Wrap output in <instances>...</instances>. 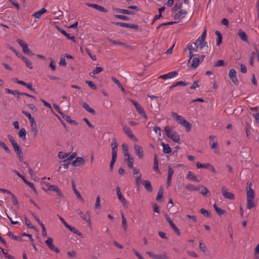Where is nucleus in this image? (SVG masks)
Returning a JSON list of instances; mask_svg holds the SVG:
<instances>
[{"mask_svg": "<svg viewBox=\"0 0 259 259\" xmlns=\"http://www.w3.org/2000/svg\"><path fill=\"white\" fill-rule=\"evenodd\" d=\"M172 117L180 124L184 126L187 132H189L192 127V124L187 120L185 119L182 116L179 115L177 113L172 112Z\"/></svg>", "mask_w": 259, "mask_h": 259, "instance_id": "nucleus-1", "label": "nucleus"}, {"mask_svg": "<svg viewBox=\"0 0 259 259\" xmlns=\"http://www.w3.org/2000/svg\"><path fill=\"white\" fill-rule=\"evenodd\" d=\"M164 132L166 136L170 138L174 142L177 143H180V136L177 132L171 131L169 126L165 127Z\"/></svg>", "mask_w": 259, "mask_h": 259, "instance_id": "nucleus-2", "label": "nucleus"}, {"mask_svg": "<svg viewBox=\"0 0 259 259\" xmlns=\"http://www.w3.org/2000/svg\"><path fill=\"white\" fill-rule=\"evenodd\" d=\"M8 137L12 144L14 151L16 152L19 158H20L21 157L22 152L20 146L17 144V142L15 141L14 137L12 136L9 135Z\"/></svg>", "mask_w": 259, "mask_h": 259, "instance_id": "nucleus-3", "label": "nucleus"}, {"mask_svg": "<svg viewBox=\"0 0 259 259\" xmlns=\"http://www.w3.org/2000/svg\"><path fill=\"white\" fill-rule=\"evenodd\" d=\"M17 42L21 47L23 52L25 54L28 55L29 56H32L34 55V53H33L29 49L28 45L25 41L22 39L18 38L17 39Z\"/></svg>", "mask_w": 259, "mask_h": 259, "instance_id": "nucleus-4", "label": "nucleus"}, {"mask_svg": "<svg viewBox=\"0 0 259 259\" xmlns=\"http://www.w3.org/2000/svg\"><path fill=\"white\" fill-rule=\"evenodd\" d=\"M121 125L124 133L127 135V136L132 141L137 142L138 139L132 133L131 129L125 124H122Z\"/></svg>", "mask_w": 259, "mask_h": 259, "instance_id": "nucleus-5", "label": "nucleus"}, {"mask_svg": "<svg viewBox=\"0 0 259 259\" xmlns=\"http://www.w3.org/2000/svg\"><path fill=\"white\" fill-rule=\"evenodd\" d=\"M133 104L135 106L137 112L142 117L147 119V116L144 111V109L142 107V106L135 100L131 101Z\"/></svg>", "mask_w": 259, "mask_h": 259, "instance_id": "nucleus-6", "label": "nucleus"}, {"mask_svg": "<svg viewBox=\"0 0 259 259\" xmlns=\"http://www.w3.org/2000/svg\"><path fill=\"white\" fill-rule=\"evenodd\" d=\"M247 187H246V195L247 199H254L255 193L254 190L251 188L252 184L251 183L248 182H247Z\"/></svg>", "mask_w": 259, "mask_h": 259, "instance_id": "nucleus-7", "label": "nucleus"}, {"mask_svg": "<svg viewBox=\"0 0 259 259\" xmlns=\"http://www.w3.org/2000/svg\"><path fill=\"white\" fill-rule=\"evenodd\" d=\"M116 192L118 199L121 202H122L123 206L127 208L128 207L127 202L124 197V196L122 195L121 192L120 191V188L118 186L116 187Z\"/></svg>", "mask_w": 259, "mask_h": 259, "instance_id": "nucleus-8", "label": "nucleus"}, {"mask_svg": "<svg viewBox=\"0 0 259 259\" xmlns=\"http://www.w3.org/2000/svg\"><path fill=\"white\" fill-rule=\"evenodd\" d=\"M229 76L232 81L235 84L238 85L239 84L238 80L236 76V72L234 68H231L229 71Z\"/></svg>", "mask_w": 259, "mask_h": 259, "instance_id": "nucleus-9", "label": "nucleus"}, {"mask_svg": "<svg viewBox=\"0 0 259 259\" xmlns=\"http://www.w3.org/2000/svg\"><path fill=\"white\" fill-rule=\"evenodd\" d=\"M222 193L224 198H228L230 200H233L235 198L234 195L228 192V190L225 186H223L222 188Z\"/></svg>", "mask_w": 259, "mask_h": 259, "instance_id": "nucleus-10", "label": "nucleus"}, {"mask_svg": "<svg viewBox=\"0 0 259 259\" xmlns=\"http://www.w3.org/2000/svg\"><path fill=\"white\" fill-rule=\"evenodd\" d=\"M47 186L48 187V190L50 191H53L57 193L58 196L60 197H64V195L62 194L61 191L60 190L59 188L56 185H50L49 183L47 184Z\"/></svg>", "mask_w": 259, "mask_h": 259, "instance_id": "nucleus-11", "label": "nucleus"}, {"mask_svg": "<svg viewBox=\"0 0 259 259\" xmlns=\"http://www.w3.org/2000/svg\"><path fill=\"white\" fill-rule=\"evenodd\" d=\"M77 213L79 214L80 217L85 221L89 222H90V214L89 211H87L85 214H84L82 211L80 210H77Z\"/></svg>", "mask_w": 259, "mask_h": 259, "instance_id": "nucleus-12", "label": "nucleus"}, {"mask_svg": "<svg viewBox=\"0 0 259 259\" xmlns=\"http://www.w3.org/2000/svg\"><path fill=\"white\" fill-rule=\"evenodd\" d=\"M118 144L116 142L115 138H113L112 140L111 146L112 147V154L117 155Z\"/></svg>", "mask_w": 259, "mask_h": 259, "instance_id": "nucleus-13", "label": "nucleus"}, {"mask_svg": "<svg viewBox=\"0 0 259 259\" xmlns=\"http://www.w3.org/2000/svg\"><path fill=\"white\" fill-rule=\"evenodd\" d=\"M134 148L137 155L139 158H142L143 157V151L142 148L138 145H135L134 146Z\"/></svg>", "mask_w": 259, "mask_h": 259, "instance_id": "nucleus-14", "label": "nucleus"}, {"mask_svg": "<svg viewBox=\"0 0 259 259\" xmlns=\"http://www.w3.org/2000/svg\"><path fill=\"white\" fill-rule=\"evenodd\" d=\"M84 160L83 158L80 157H77L76 158L75 160H74L72 165L74 166H78L80 165L84 164Z\"/></svg>", "mask_w": 259, "mask_h": 259, "instance_id": "nucleus-15", "label": "nucleus"}, {"mask_svg": "<svg viewBox=\"0 0 259 259\" xmlns=\"http://www.w3.org/2000/svg\"><path fill=\"white\" fill-rule=\"evenodd\" d=\"M187 14V11L185 10H181L175 16V19L181 20L184 18Z\"/></svg>", "mask_w": 259, "mask_h": 259, "instance_id": "nucleus-16", "label": "nucleus"}, {"mask_svg": "<svg viewBox=\"0 0 259 259\" xmlns=\"http://www.w3.org/2000/svg\"><path fill=\"white\" fill-rule=\"evenodd\" d=\"M133 174L135 175H137L136 176V184L138 186H139L141 184V175L139 172V170L138 169H135L134 170Z\"/></svg>", "mask_w": 259, "mask_h": 259, "instance_id": "nucleus-17", "label": "nucleus"}, {"mask_svg": "<svg viewBox=\"0 0 259 259\" xmlns=\"http://www.w3.org/2000/svg\"><path fill=\"white\" fill-rule=\"evenodd\" d=\"M143 185L144 186L146 190L149 192H151L153 190L151 182L148 180H145L143 181Z\"/></svg>", "mask_w": 259, "mask_h": 259, "instance_id": "nucleus-18", "label": "nucleus"}, {"mask_svg": "<svg viewBox=\"0 0 259 259\" xmlns=\"http://www.w3.org/2000/svg\"><path fill=\"white\" fill-rule=\"evenodd\" d=\"M71 183H72V189H73V192L76 195L77 197L79 200H83L82 197L81 196L80 193L77 191V190L75 188V183L74 181L72 180L71 181Z\"/></svg>", "mask_w": 259, "mask_h": 259, "instance_id": "nucleus-19", "label": "nucleus"}, {"mask_svg": "<svg viewBox=\"0 0 259 259\" xmlns=\"http://www.w3.org/2000/svg\"><path fill=\"white\" fill-rule=\"evenodd\" d=\"M46 12L47 10L45 8H43L39 11L34 13L32 15V16L35 18L39 19L41 17L42 14L46 13Z\"/></svg>", "mask_w": 259, "mask_h": 259, "instance_id": "nucleus-20", "label": "nucleus"}, {"mask_svg": "<svg viewBox=\"0 0 259 259\" xmlns=\"http://www.w3.org/2000/svg\"><path fill=\"white\" fill-rule=\"evenodd\" d=\"M238 34L241 39L246 42H248V38L245 32L243 31L241 29H240L238 31Z\"/></svg>", "mask_w": 259, "mask_h": 259, "instance_id": "nucleus-21", "label": "nucleus"}, {"mask_svg": "<svg viewBox=\"0 0 259 259\" xmlns=\"http://www.w3.org/2000/svg\"><path fill=\"white\" fill-rule=\"evenodd\" d=\"M82 107L89 113H92L93 115H95V114H96L95 110L94 109L91 108L88 103H85V102L83 103L82 104Z\"/></svg>", "mask_w": 259, "mask_h": 259, "instance_id": "nucleus-22", "label": "nucleus"}, {"mask_svg": "<svg viewBox=\"0 0 259 259\" xmlns=\"http://www.w3.org/2000/svg\"><path fill=\"white\" fill-rule=\"evenodd\" d=\"M200 63V61L199 60L198 57H196V56L193 58L191 66L193 68H196L199 66Z\"/></svg>", "mask_w": 259, "mask_h": 259, "instance_id": "nucleus-23", "label": "nucleus"}, {"mask_svg": "<svg viewBox=\"0 0 259 259\" xmlns=\"http://www.w3.org/2000/svg\"><path fill=\"white\" fill-rule=\"evenodd\" d=\"M161 145L163 147V152L164 153L169 154L171 152V148L168 144H166L162 142Z\"/></svg>", "mask_w": 259, "mask_h": 259, "instance_id": "nucleus-24", "label": "nucleus"}, {"mask_svg": "<svg viewBox=\"0 0 259 259\" xmlns=\"http://www.w3.org/2000/svg\"><path fill=\"white\" fill-rule=\"evenodd\" d=\"M59 31L62 33L63 34H64L65 36H66L68 39L71 40L73 41L74 42L75 41V37L74 36H70V34L68 33H67L64 30L62 29H59Z\"/></svg>", "mask_w": 259, "mask_h": 259, "instance_id": "nucleus-25", "label": "nucleus"}, {"mask_svg": "<svg viewBox=\"0 0 259 259\" xmlns=\"http://www.w3.org/2000/svg\"><path fill=\"white\" fill-rule=\"evenodd\" d=\"M111 79L118 86V87L121 89L122 92H125L124 88L123 87L122 84L118 79L113 76L111 77Z\"/></svg>", "mask_w": 259, "mask_h": 259, "instance_id": "nucleus-26", "label": "nucleus"}, {"mask_svg": "<svg viewBox=\"0 0 259 259\" xmlns=\"http://www.w3.org/2000/svg\"><path fill=\"white\" fill-rule=\"evenodd\" d=\"M185 188L189 191H198L200 189V187H195L191 184L187 185Z\"/></svg>", "mask_w": 259, "mask_h": 259, "instance_id": "nucleus-27", "label": "nucleus"}, {"mask_svg": "<svg viewBox=\"0 0 259 259\" xmlns=\"http://www.w3.org/2000/svg\"><path fill=\"white\" fill-rule=\"evenodd\" d=\"M126 158L125 159V161H127V164L128 167L130 168L133 167V163H134V158L133 157H131L130 155H128V156L126 157Z\"/></svg>", "mask_w": 259, "mask_h": 259, "instance_id": "nucleus-28", "label": "nucleus"}, {"mask_svg": "<svg viewBox=\"0 0 259 259\" xmlns=\"http://www.w3.org/2000/svg\"><path fill=\"white\" fill-rule=\"evenodd\" d=\"M18 135L19 137L22 138L23 140H25L26 139V132L24 128H21L19 132Z\"/></svg>", "mask_w": 259, "mask_h": 259, "instance_id": "nucleus-29", "label": "nucleus"}, {"mask_svg": "<svg viewBox=\"0 0 259 259\" xmlns=\"http://www.w3.org/2000/svg\"><path fill=\"white\" fill-rule=\"evenodd\" d=\"M211 166V164L208 163H201L199 162H198L196 164V166L198 168H208Z\"/></svg>", "mask_w": 259, "mask_h": 259, "instance_id": "nucleus-30", "label": "nucleus"}, {"mask_svg": "<svg viewBox=\"0 0 259 259\" xmlns=\"http://www.w3.org/2000/svg\"><path fill=\"white\" fill-rule=\"evenodd\" d=\"M194 44L195 46H196V45L198 46L199 47L200 49L201 50L206 46L207 42L205 40L203 42L201 41V40L198 41V38L197 39L196 41L194 43Z\"/></svg>", "mask_w": 259, "mask_h": 259, "instance_id": "nucleus-31", "label": "nucleus"}, {"mask_svg": "<svg viewBox=\"0 0 259 259\" xmlns=\"http://www.w3.org/2000/svg\"><path fill=\"white\" fill-rule=\"evenodd\" d=\"M153 169L155 171L160 172V171L158 169V158H157L156 155H155L154 158Z\"/></svg>", "mask_w": 259, "mask_h": 259, "instance_id": "nucleus-32", "label": "nucleus"}, {"mask_svg": "<svg viewBox=\"0 0 259 259\" xmlns=\"http://www.w3.org/2000/svg\"><path fill=\"white\" fill-rule=\"evenodd\" d=\"M21 59L24 61V62L25 63L26 66L28 68L32 69L33 68L31 62L29 60H28L27 58L23 56L21 58Z\"/></svg>", "mask_w": 259, "mask_h": 259, "instance_id": "nucleus-33", "label": "nucleus"}, {"mask_svg": "<svg viewBox=\"0 0 259 259\" xmlns=\"http://www.w3.org/2000/svg\"><path fill=\"white\" fill-rule=\"evenodd\" d=\"M8 235L12 239H13L15 240L19 241H22L23 239L22 238V236H16L13 234V233L9 231L8 233Z\"/></svg>", "mask_w": 259, "mask_h": 259, "instance_id": "nucleus-34", "label": "nucleus"}, {"mask_svg": "<svg viewBox=\"0 0 259 259\" xmlns=\"http://www.w3.org/2000/svg\"><path fill=\"white\" fill-rule=\"evenodd\" d=\"M121 218H122V227L124 230L125 231L127 230V225L126 223V219L123 213H121Z\"/></svg>", "mask_w": 259, "mask_h": 259, "instance_id": "nucleus-35", "label": "nucleus"}, {"mask_svg": "<svg viewBox=\"0 0 259 259\" xmlns=\"http://www.w3.org/2000/svg\"><path fill=\"white\" fill-rule=\"evenodd\" d=\"M215 34L217 35L218 36V38H217V45L218 46L220 45L222 42V39H223V37H222V34L221 33V32L218 31V30H216L215 32Z\"/></svg>", "mask_w": 259, "mask_h": 259, "instance_id": "nucleus-36", "label": "nucleus"}, {"mask_svg": "<svg viewBox=\"0 0 259 259\" xmlns=\"http://www.w3.org/2000/svg\"><path fill=\"white\" fill-rule=\"evenodd\" d=\"M209 145L211 146L212 149H214V152L215 153H218L219 152V150L218 148V144L217 142H209Z\"/></svg>", "mask_w": 259, "mask_h": 259, "instance_id": "nucleus-37", "label": "nucleus"}, {"mask_svg": "<svg viewBox=\"0 0 259 259\" xmlns=\"http://www.w3.org/2000/svg\"><path fill=\"white\" fill-rule=\"evenodd\" d=\"M213 207L219 215L221 216L222 215H224L225 213V211L218 207L215 204H214Z\"/></svg>", "mask_w": 259, "mask_h": 259, "instance_id": "nucleus-38", "label": "nucleus"}, {"mask_svg": "<svg viewBox=\"0 0 259 259\" xmlns=\"http://www.w3.org/2000/svg\"><path fill=\"white\" fill-rule=\"evenodd\" d=\"M122 148L124 157L128 156L130 154L128 152V146L126 144L123 143L122 145Z\"/></svg>", "mask_w": 259, "mask_h": 259, "instance_id": "nucleus-39", "label": "nucleus"}, {"mask_svg": "<svg viewBox=\"0 0 259 259\" xmlns=\"http://www.w3.org/2000/svg\"><path fill=\"white\" fill-rule=\"evenodd\" d=\"M66 228H68V229H69V230L70 231L74 233V234H76L78 235H81V234L79 232V231L74 227H72V226L68 225Z\"/></svg>", "mask_w": 259, "mask_h": 259, "instance_id": "nucleus-40", "label": "nucleus"}, {"mask_svg": "<svg viewBox=\"0 0 259 259\" xmlns=\"http://www.w3.org/2000/svg\"><path fill=\"white\" fill-rule=\"evenodd\" d=\"M187 179L189 180H192L193 181H198L197 180L196 176L194 175H193V174L191 171L188 172V175L187 176Z\"/></svg>", "mask_w": 259, "mask_h": 259, "instance_id": "nucleus-41", "label": "nucleus"}, {"mask_svg": "<svg viewBox=\"0 0 259 259\" xmlns=\"http://www.w3.org/2000/svg\"><path fill=\"white\" fill-rule=\"evenodd\" d=\"M253 199H247V208L251 209L255 206V204L253 201Z\"/></svg>", "mask_w": 259, "mask_h": 259, "instance_id": "nucleus-42", "label": "nucleus"}, {"mask_svg": "<svg viewBox=\"0 0 259 259\" xmlns=\"http://www.w3.org/2000/svg\"><path fill=\"white\" fill-rule=\"evenodd\" d=\"M116 158H117V155L112 154V159H111L110 164V168L111 170L113 168L114 164L115 162H116Z\"/></svg>", "mask_w": 259, "mask_h": 259, "instance_id": "nucleus-43", "label": "nucleus"}, {"mask_svg": "<svg viewBox=\"0 0 259 259\" xmlns=\"http://www.w3.org/2000/svg\"><path fill=\"white\" fill-rule=\"evenodd\" d=\"M163 195V188L160 187L158 191L157 197H156V200L159 201L162 197Z\"/></svg>", "mask_w": 259, "mask_h": 259, "instance_id": "nucleus-44", "label": "nucleus"}, {"mask_svg": "<svg viewBox=\"0 0 259 259\" xmlns=\"http://www.w3.org/2000/svg\"><path fill=\"white\" fill-rule=\"evenodd\" d=\"M200 187V188H202V190L200 192L201 194L203 195L204 196H206L207 194L209 193L208 189L206 187L203 186H201Z\"/></svg>", "mask_w": 259, "mask_h": 259, "instance_id": "nucleus-45", "label": "nucleus"}, {"mask_svg": "<svg viewBox=\"0 0 259 259\" xmlns=\"http://www.w3.org/2000/svg\"><path fill=\"white\" fill-rule=\"evenodd\" d=\"M31 130L32 132L33 133V135L34 137H36L37 135L38 130L36 126V124L30 125Z\"/></svg>", "mask_w": 259, "mask_h": 259, "instance_id": "nucleus-46", "label": "nucleus"}, {"mask_svg": "<svg viewBox=\"0 0 259 259\" xmlns=\"http://www.w3.org/2000/svg\"><path fill=\"white\" fill-rule=\"evenodd\" d=\"M254 259H259V242L254 249Z\"/></svg>", "mask_w": 259, "mask_h": 259, "instance_id": "nucleus-47", "label": "nucleus"}, {"mask_svg": "<svg viewBox=\"0 0 259 259\" xmlns=\"http://www.w3.org/2000/svg\"><path fill=\"white\" fill-rule=\"evenodd\" d=\"M167 78H171L177 76L178 75V72L177 71H171L166 74Z\"/></svg>", "mask_w": 259, "mask_h": 259, "instance_id": "nucleus-48", "label": "nucleus"}, {"mask_svg": "<svg viewBox=\"0 0 259 259\" xmlns=\"http://www.w3.org/2000/svg\"><path fill=\"white\" fill-rule=\"evenodd\" d=\"M206 32H207L206 28H205L204 31L202 32V33L201 34V36H200L198 38V41L201 40V41L203 42L205 40V38H206Z\"/></svg>", "mask_w": 259, "mask_h": 259, "instance_id": "nucleus-49", "label": "nucleus"}, {"mask_svg": "<svg viewBox=\"0 0 259 259\" xmlns=\"http://www.w3.org/2000/svg\"><path fill=\"white\" fill-rule=\"evenodd\" d=\"M200 212L203 214L205 217H208V218H211V215L210 214V213L207 210L201 208L200 210Z\"/></svg>", "mask_w": 259, "mask_h": 259, "instance_id": "nucleus-50", "label": "nucleus"}, {"mask_svg": "<svg viewBox=\"0 0 259 259\" xmlns=\"http://www.w3.org/2000/svg\"><path fill=\"white\" fill-rule=\"evenodd\" d=\"M0 146L3 148L7 153L10 154L11 153V151L9 148L6 146L5 143L0 141Z\"/></svg>", "mask_w": 259, "mask_h": 259, "instance_id": "nucleus-51", "label": "nucleus"}, {"mask_svg": "<svg viewBox=\"0 0 259 259\" xmlns=\"http://www.w3.org/2000/svg\"><path fill=\"white\" fill-rule=\"evenodd\" d=\"M103 70V68L101 67H97L94 70L90 73V75L92 76V74H97Z\"/></svg>", "mask_w": 259, "mask_h": 259, "instance_id": "nucleus-52", "label": "nucleus"}, {"mask_svg": "<svg viewBox=\"0 0 259 259\" xmlns=\"http://www.w3.org/2000/svg\"><path fill=\"white\" fill-rule=\"evenodd\" d=\"M114 17L117 18V19H121V20H125V21H127V20H129L130 19V18L125 15H114Z\"/></svg>", "mask_w": 259, "mask_h": 259, "instance_id": "nucleus-53", "label": "nucleus"}, {"mask_svg": "<svg viewBox=\"0 0 259 259\" xmlns=\"http://www.w3.org/2000/svg\"><path fill=\"white\" fill-rule=\"evenodd\" d=\"M85 83L89 85V86L93 90H96L97 89V86L92 81H85Z\"/></svg>", "mask_w": 259, "mask_h": 259, "instance_id": "nucleus-54", "label": "nucleus"}, {"mask_svg": "<svg viewBox=\"0 0 259 259\" xmlns=\"http://www.w3.org/2000/svg\"><path fill=\"white\" fill-rule=\"evenodd\" d=\"M156 259H168L166 252L164 251L162 254H157Z\"/></svg>", "mask_w": 259, "mask_h": 259, "instance_id": "nucleus-55", "label": "nucleus"}, {"mask_svg": "<svg viewBox=\"0 0 259 259\" xmlns=\"http://www.w3.org/2000/svg\"><path fill=\"white\" fill-rule=\"evenodd\" d=\"M69 156V154L64 153L63 152H59L58 154V156L60 159L67 158Z\"/></svg>", "mask_w": 259, "mask_h": 259, "instance_id": "nucleus-56", "label": "nucleus"}, {"mask_svg": "<svg viewBox=\"0 0 259 259\" xmlns=\"http://www.w3.org/2000/svg\"><path fill=\"white\" fill-rule=\"evenodd\" d=\"M255 55H256L255 52H252V53L251 54V56H250V60H249V64L251 66H253V60L255 57Z\"/></svg>", "mask_w": 259, "mask_h": 259, "instance_id": "nucleus-57", "label": "nucleus"}, {"mask_svg": "<svg viewBox=\"0 0 259 259\" xmlns=\"http://www.w3.org/2000/svg\"><path fill=\"white\" fill-rule=\"evenodd\" d=\"M95 207L96 209H99L101 207L100 199V196L99 195L97 197Z\"/></svg>", "mask_w": 259, "mask_h": 259, "instance_id": "nucleus-58", "label": "nucleus"}, {"mask_svg": "<svg viewBox=\"0 0 259 259\" xmlns=\"http://www.w3.org/2000/svg\"><path fill=\"white\" fill-rule=\"evenodd\" d=\"M113 23L115 24L116 25L119 26L120 27H123L128 28V26H129V24L123 23V22H113Z\"/></svg>", "mask_w": 259, "mask_h": 259, "instance_id": "nucleus-59", "label": "nucleus"}, {"mask_svg": "<svg viewBox=\"0 0 259 259\" xmlns=\"http://www.w3.org/2000/svg\"><path fill=\"white\" fill-rule=\"evenodd\" d=\"M25 222L26 225L29 228H30V229H35V228L33 225H31V222L27 218L25 219Z\"/></svg>", "mask_w": 259, "mask_h": 259, "instance_id": "nucleus-60", "label": "nucleus"}, {"mask_svg": "<svg viewBox=\"0 0 259 259\" xmlns=\"http://www.w3.org/2000/svg\"><path fill=\"white\" fill-rule=\"evenodd\" d=\"M49 249L52 250L56 252V253L60 252V249L58 247H56L53 244L50 246L48 247Z\"/></svg>", "mask_w": 259, "mask_h": 259, "instance_id": "nucleus-61", "label": "nucleus"}, {"mask_svg": "<svg viewBox=\"0 0 259 259\" xmlns=\"http://www.w3.org/2000/svg\"><path fill=\"white\" fill-rule=\"evenodd\" d=\"M199 247L200 249L202 251H203L204 252H205L206 251V247L205 245L203 243L202 241H199Z\"/></svg>", "mask_w": 259, "mask_h": 259, "instance_id": "nucleus-62", "label": "nucleus"}, {"mask_svg": "<svg viewBox=\"0 0 259 259\" xmlns=\"http://www.w3.org/2000/svg\"><path fill=\"white\" fill-rule=\"evenodd\" d=\"M174 173V170L170 166H168L167 178L172 179Z\"/></svg>", "mask_w": 259, "mask_h": 259, "instance_id": "nucleus-63", "label": "nucleus"}, {"mask_svg": "<svg viewBox=\"0 0 259 259\" xmlns=\"http://www.w3.org/2000/svg\"><path fill=\"white\" fill-rule=\"evenodd\" d=\"M96 9L101 12L107 13L108 12L107 9L100 5H98Z\"/></svg>", "mask_w": 259, "mask_h": 259, "instance_id": "nucleus-64", "label": "nucleus"}]
</instances>
